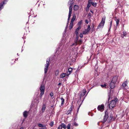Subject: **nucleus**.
<instances>
[{"instance_id": "obj_6", "label": "nucleus", "mask_w": 129, "mask_h": 129, "mask_svg": "<svg viewBox=\"0 0 129 129\" xmlns=\"http://www.w3.org/2000/svg\"><path fill=\"white\" fill-rule=\"evenodd\" d=\"M104 105L103 104L99 105L98 107V110L101 112L104 111Z\"/></svg>"}, {"instance_id": "obj_5", "label": "nucleus", "mask_w": 129, "mask_h": 129, "mask_svg": "<svg viewBox=\"0 0 129 129\" xmlns=\"http://www.w3.org/2000/svg\"><path fill=\"white\" fill-rule=\"evenodd\" d=\"M49 59H48L47 60L46 63L45 65V67L44 68L45 73H47L48 69V67L49 65Z\"/></svg>"}, {"instance_id": "obj_13", "label": "nucleus", "mask_w": 129, "mask_h": 129, "mask_svg": "<svg viewBox=\"0 0 129 129\" xmlns=\"http://www.w3.org/2000/svg\"><path fill=\"white\" fill-rule=\"evenodd\" d=\"M108 115L106 114L105 115L103 119L104 122H105L107 120V119L108 118Z\"/></svg>"}, {"instance_id": "obj_39", "label": "nucleus", "mask_w": 129, "mask_h": 129, "mask_svg": "<svg viewBox=\"0 0 129 129\" xmlns=\"http://www.w3.org/2000/svg\"><path fill=\"white\" fill-rule=\"evenodd\" d=\"M82 42V40H80L78 42V43L79 44H81Z\"/></svg>"}, {"instance_id": "obj_49", "label": "nucleus", "mask_w": 129, "mask_h": 129, "mask_svg": "<svg viewBox=\"0 0 129 129\" xmlns=\"http://www.w3.org/2000/svg\"><path fill=\"white\" fill-rule=\"evenodd\" d=\"M75 44H76V45L77 44L76 43H75V44H73L72 45H74Z\"/></svg>"}, {"instance_id": "obj_27", "label": "nucleus", "mask_w": 129, "mask_h": 129, "mask_svg": "<svg viewBox=\"0 0 129 129\" xmlns=\"http://www.w3.org/2000/svg\"><path fill=\"white\" fill-rule=\"evenodd\" d=\"M91 4L94 6L95 7L96 6V4L94 3L93 2H91Z\"/></svg>"}, {"instance_id": "obj_7", "label": "nucleus", "mask_w": 129, "mask_h": 129, "mask_svg": "<svg viewBox=\"0 0 129 129\" xmlns=\"http://www.w3.org/2000/svg\"><path fill=\"white\" fill-rule=\"evenodd\" d=\"M90 28V26L89 25H88L87 28L85 29L84 31H83V34L84 35L86 34L89 31Z\"/></svg>"}, {"instance_id": "obj_26", "label": "nucleus", "mask_w": 129, "mask_h": 129, "mask_svg": "<svg viewBox=\"0 0 129 129\" xmlns=\"http://www.w3.org/2000/svg\"><path fill=\"white\" fill-rule=\"evenodd\" d=\"M59 73V70H56L55 72V74L56 76Z\"/></svg>"}, {"instance_id": "obj_9", "label": "nucleus", "mask_w": 129, "mask_h": 129, "mask_svg": "<svg viewBox=\"0 0 129 129\" xmlns=\"http://www.w3.org/2000/svg\"><path fill=\"white\" fill-rule=\"evenodd\" d=\"M115 83L111 81L110 84V86L111 89L115 87Z\"/></svg>"}, {"instance_id": "obj_2", "label": "nucleus", "mask_w": 129, "mask_h": 129, "mask_svg": "<svg viewBox=\"0 0 129 129\" xmlns=\"http://www.w3.org/2000/svg\"><path fill=\"white\" fill-rule=\"evenodd\" d=\"M116 104L115 101L114 100H112L111 101L109 105V108L112 109L115 106Z\"/></svg>"}, {"instance_id": "obj_34", "label": "nucleus", "mask_w": 129, "mask_h": 129, "mask_svg": "<svg viewBox=\"0 0 129 129\" xmlns=\"http://www.w3.org/2000/svg\"><path fill=\"white\" fill-rule=\"evenodd\" d=\"M71 124H69L67 126V128L68 129H70V128Z\"/></svg>"}, {"instance_id": "obj_14", "label": "nucleus", "mask_w": 129, "mask_h": 129, "mask_svg": "<svg viewBox=\"0 0 129 129\" xmlns=\"http://www.w3.org/2000/svg\"><path fill=\"white\" fill-rule=\"evenodd\" d=\"M79 7L77 5H75L74 7V10L75 11H77L79 9Z\"/></svg>"}, {"instance_id": "obj_44", "label": "nucleus", "mask_w": 129, "mask_h": 129, "mask_svg": "<svg viewBox=\"0 0 129 129\" xmlns=\"http://www.w3.org/2000/svg\"><path fill=\"white\" fill-rule=\"evenodd\" d=\"M8 0H4V1L3 2H4V4H6V3H5L6 2H7L8 1Z\"/></svg>"}, {"instance_id": "obj_29", "label": "nucleus", "mask_w": 129, "mask_h": 129, "mask_svg": "<svg viewBox=\"0 0 129 129\" xmlns=\"http://www.w3.org/2000/svg\"><path fill=\"white\" fill-rule=\"evenodd\" d=\"M54 124V122L53 121H51V122L49 123V125L51 126H53Z\"/></svg>"}, {"instance_id": "obj_43", "label": "nucleus", "mask_w": 129, "mask_h": 129, "mask_svg": "<svg viewBox=\"0 0 129 129\" xmlns=\"http://www.w3.org/2000/svg\"><path fill=\"white\" fill-rule=\"evenodd\" d=\"M89 3L87 5V7L88 8H89L90 6V4Z\"/></svg>"}, {"instance_id": "obj_22", "label": "nucleus", "mask_w": 129, "mask_h": 129, "mask_svg": "<svg viewBox=\"0 0 129 129\" xmlns=\"http://www.w3.org/2000/svg\"><path fill=\"white\" fill-rule=\"evenodd\" d=\"M27 112L26 111H25L23 113V115L24 116L26 117L27 116Z\"/></svg>"}, {"instance_id": "obj_37", "label": "nucleus", "mask_w": 129, "mask_h": 129, "mask_svg": "<svg viewBox=\"0 0 129 129\" xmlns=\"http://www.w3.org/2000/svg\"><path fill=\"white\" fill-rule=\"evenodd\" d=\"M106 85L105 84H104V85H101V86L102 87H106Z\"/></svg>"}, {"instance_id": "obj_48", "label": "nucleus", "mask_w": 129, "mask_h": 129, "mask_svg": "<svg viewBox=\"0 0 129 129\" xmlns=\"http://www.w3.org/2000/svg\"><path fill=\"white\" fill-rule=\"evenodd\" d=\"M61 84V83H59L58 84V85H60V84Z\"/></svg>"}, {"instance_id": "obj_47", "label": "nucleus", "mask_w": 129, "mask_h": 129, "mask_svg": "<svg viewBox=\"0 0 129 129\" xmlns=\"http://www.w3.org/2000/svg\"><path fill=\"white\" fill-rule=\"evenodd\" d=\"M20 129H24V128L23 127H21Z\"/></svg>"}, {"instance_id": "obj_25", "label": "nucleus", "mask_w": 129, "mask_h": 129, "mask_svg": "<svg viewBox=\"0 0 129 129\" xmlns=\"http://www.w3.org/2000/svg\"><path fill=\"white\" fill-rule=\"evenodd\" d=\"M127 82L126 81H125L124 83H123L122 84V86L123 87H125L127 85Z\"/></svg>"}, {"instance_id": "obj_3", "label": "nucleus", "mask_w": 129, "mask_h": 129, "mask_svg": "<svg viewBox=\"0 0 129 129\" xmlns=\"http://www.w3.org/2000/svg\"><path fill=\"white\" fill-rule=\"evenodd\" d=\"M105 18L106 17L105 16L103 17L101 22L99 24L98 26L99 28H101L103 27L105 23Z\"/></svg>"}, {"instance_id": "obj_46", "label": "nucleus", "mask_w": 129, "mask_h": 129, "mask_svg": "<svg viewBox=\"0 0 129 129\" xmlns=\"http://www.w3.org/2000/svg\"><path fill=\"white\" fill-rule=\"evenodd\" d=\"M90 12H91L92 13H93V11H92V10H90Z\"/></svg>"}, {"instance_id": "obj_4", "label": "nucleus", "mask_w": 129, "mask_h": 129, "mask_svg": "<svg viewBox=\"0 0 129 129\" xmlns=\"http://www.w3.org/2000/svg\"><path fill=\"white\" fill-rule=\"evenodd\" d=\"M40 89L41 92L40 95H41V97H42V95L44 94V91L45 90V87L44 85L43 84H41L40 86Z\"/></svg>"}, {"instance_id": "obj_19", "label": "nucleus", "mask_w": 129, "mask_h": 129, "mask_svg": "<svg viewBox=\"0 0 129 129\" xmlns=\"http://www.w3.org/2000/svg\"><path fill=\"white\" fill-rule=\"evenodd\" d=\"M46 108V106L45 104H43V107L42 109V112H43L45 110V109Z\"/></svg>"}, {"instance_id": "obj_20", "label": "nucleus", "mask_w": 129, "mask_h": 129, "mask_svg": "<svg viewBox=\"0 0 129 129\" xmlns=\"http://www.w3.org/2000/svg\"><path fill=\"white\" fill-rule=\"evenodd\" d=\"M127 33L125 31H124L123 32V34L121 35V37L122 38H123L126 35Z\"/></svg>"}, {"instance_id": "obj_8", "label": "nucleus", "mask_w": 129, "mask_h": 129, "mask_svg": "<svg viewBox=\"0 0 129 129\" xmlns=\"http://www.w3.org/2000/svg\"><path fill=\"white\" fill-rule=\"evenodd\" d=\"M62 128L64 129L67 128L66 125L63 123H62L61 125H60L57 129H62Z\"/></svg>"}, {"instance_id": "obj_33", "label": "nucleus", "mask_w": 129, "mask_h": 129, "mask_svg": "<svg viewBox=\"0 0 129 129\" xmlns=\"http://www.w3.org/2000/svg\"><path fill=\"white\" fill-rule=\"evenodd\" d=\"M81 28V26H79L76 29V30H77V31H79V29Z\"/></svg>"}, {"instance_id": "obj_32", "label": "nucleus", "mask_w": 129, "mask_h": 129, "mask_svg": "<svg viewBox=\"0 0 129 129\" xmlns=\"http://www.w3.org/2000/svg\"><path fill=\"white\" fill-rule=\"evenodd\" d=\"M74 125L75 126H77L78 125V124L76 122H74L73 123Z\"/></svg>"}, {"instance_id": "obj_17", "label": "nucleus", "mask_w": 129, "mask_h": 129, "mask_svg": "<svg viewBox=\"0 0 129 129\" xmlns=\"http://www.w3.org/2000/svg\"><path fill=\"white\" fill-rule=\"evenodd\" d=\"M72 107H70L69 109V110H68L67 111L68 114L71 113L72 112Z\"/></svg>"}, {"instance_id": "obj_38", "label": "nucleus", "mask_w": 129, "mask_h": 129, "mask_svg": "<svg viewBox=\"0 0 129 129\" xmlns=\"http://www.w3.org/2000/svg\"><path fill=\"white\" fill-rule=\"evenodd\" d=\"M39 129H46V128L45 126H43V127H41Z\"/></svg>"}, {"instance_id": "obj_40", "label": "nucleus", "mask_w": 129, "mask_h": 129, "mask_svg": "<svg viewBox=\"0 0 129 129\" xmlns=\"http://www.w3.org/2000/svg\"><path fill=\"white\" fill-rule=\"evenodd\" d=\"M53 93L51 92L50 93V95L52 97L53 96Z\"/></svg>"}, {"instance_id": "obj_31", "label": "nucleus", "mask_w": 129, "mask_h": 129, "mask_svg": "<svg viewBox=\"0 0 129 129\" xmlns=\"http://www.w3.org/2000/svg\"><path fill=\"white\" fill-rule=\"evenodd\" d=\"M112 21H111L110 22V27L109 29V30H110V28H111V27L112 25Z\"/></svg>"}, {"instance_id": "obj_24", "label": "nucleus", "mask_w": 129, "mask_h": 129, "mask_svg": "<svg viewBox=\"0 0 129 129\" xmlns=\"http://www.w3.org/2000/svg\"><path fill=\"white\" fill-rule=\"evenodd\" d=\"M73 23V22H71L70 24V27H69L70 29H71L72 28Z\"/></svg>"}, {"instance_id": "obj_23", "label": "nucleus", "mask_w": 129, "mask_h": 129, "mask_svg": "<svg viewBox=\"0 0 129 129\" xmlns=\"http://www.w3.org/2000/svg\"><path fill=\"white\" fill-rule=\"evenodd\" d=\"M61 105H62L64 104V100L63 98H61Z\"/></svg>"}, {"instance_id": "obj_16", "label": "nucleus", "mask_w": 129, "mask_h": 129, "mask_svg": "<svg viewBox=\"0 0 129 129\" xmlns=\"http://www.w3.org/2000/svg\"><path fill=\"white\" fill-rule=\"evenodd\" d=\"M86 90L85 89H84L81 94V95L82 96L84 95L86 93Z\"/></svg>"}, {"instance_id": "obj_28", "label": "nucleus", "mask_w": 129, "mask_h": 129, "mask_svg": "<svg viewBox=\"0 0 129 129\" xmlns=\"http://www.w3.org/2000/svg\"><path fill=\"white\" fill-rule=\"evenodd\" d=\"M38 126L40 127H43V126H45L43 125V124H38Z\"/></svg>"}, {"instance_id": "obj_41", "label": "nucleus", "mask_w": 129, "mask_h": 129, "mask_svg": "<svg viewBox=\"0 0 129 129\" xmlns=\"http://www.w3.org/2000/svg\"><path fill=\"white\" fill-rule=\"evenodd\" d=\"M80 37H81V38H82V37L83 36V35L82 34H80Z\"/></svg>"}, {"instance_id": "obj_10", "label": "nucleus", "mask_w": 129, "mask_h": 129, "mask_svg": "<svg viewBox=\"0 0 129 129\" xmlns=\"http://www.w3.org/2000/svg\"><path fill=\"white\" fill-rule=\"evenodd\" d=\"M118 78V77L117 76H115L114 77L112 81V82H113L115 83L116 82Z\"/></svg>"}, {"instance_id": "obj_21", "label": "nucleus", "mask_w": 129, "mask_h": 129, "mask_svg": "<svg viewBox=\"0 0 129 129\" xmlns=\"http://www.w3.org/2000/svg\"><path fill=\"white\" fill-rule=\"evenodd\" d=\"M62 47L61 46L59 47H58V52H59V53H61L62 51Z\"/></svg>"}, {"instance_id": "obj_18", "label": "nucleus", "mask_w": 129, "mask_h": 129, "mask_svg": "<svg viewBox=\"0 0 129 129\" xmlns=\"http://www.w3.org/2000/svg\"><path fill=\"white\" fill-rule=\"evenodd\" d=\"M76 18V16L75 15H73V17L72 18L71 20V22H73L74 20H75Z\"/></svg>"}, {"instance_id": "obj_15", "label": "nucleus", "mask_w": 129, "mask_h": 129, "mask_svg": "<svg viewBox=\"0 0 129 129\" xmlns=\"http://www.w3.org/2000/svg\"><path fill=\"white\" fill-rule=\"evenodd\" d=\"M67 75V74L66 73H62L61 74L60 76V78H63L65 77Z\"/></svg>"}, {"instance_id": "obj_36", "label": "nucleus", "mask_w": 129, "mask_h": 129, "mask_svg": "<svg viewBox=\"0 0 129 129\" xmlns=\"http://www.w3.org/2000/svg\"><path fill=\"white\" fill-rule=\"evenodd\" d=\"M75 34H76V36H78V31H77L76 30L75 31Z\"/></svg>"}, {"instance_id": "obj_30", "label": "nucleus", "mask_w": 129, "mask_h": 129, "mask_svg": "<svg viewBox=\"0 0 129 129\" xmlns=\"http://www.w3.org/2000/svg\"><path fill=\"white\" fill-rule=\"evenodd\" d=\"M82 20L80 21L78 23V25L79 26L82 23Z\"/></svg>"}, {"instance_id": "obj_35", "label": "nucleus", "mask_w": 129, "mask_h": 129, "mask_svg": "<svg viewBox=\"0 0 129 129\" xmlns=\"http://www.w3.org/2000/svg\"><path fill=\"white\" fill-rule=\"evenodd\" d=\"M116 25H117L119 23V21L117 19L116 20Z\"/></svg>"}, {"instance_id": "obj_42", "label": "nucleus", "mask_w": 129, "mask_h": 129, "mask_svg": "<svg viewBox=\"0 0 129 129\" xmlns=\"http://www.w3.org/2000/svg\"><path fill=\"white\" fill-rule=\"evenodd\" d=\"M85 23L87 24H88V21L87 20H85Z\"/></svg>"}, {"instance_id": "obj_45", "label": "nucleus", "mask_w": 129, "mask_h": 129, "mask_svg": "<svg viewBox=\"0 0 129 129\" xmlns=\"http://www.w3.org/2000/svg\"><path fill=\"white\" fill-rule=\"evenodd\" d=\"M91 0H89V1H88L89 3H90V2H91Z\"/></svg>"}, {"instance_id": "obj_11", "label": "nucleus", "mask_w": 129, "mask_h": 129, "mask_svg": "<svg viewBox=\"0 0 129 129\" xmlns=\"http://www.w3.org/2000/svg\"><path fill=\"white\" fill-rule=\"evenodd\" d=\"M72 69L71 68H69L68 69V71L67 72V74L68 75H70L72 72Z\"/></svg>"}, {"instance_id": "obj_1", "label": "nucleus", "mask_w": 129, "mask_h": 129, "mask_svg": "<svg viewBox=\"0 0 129 129\" xmlns=\"http://www.w3.org/2000/svg\"><path fill=\"white\" fill-rule=\"evenodd\" d=\"M73 0H70L68 3V5H70L69 8V10L68 19V20H70L72 13L73 6L74 5V2H73Z\"/></svg>"}, {"instance_id": "obj_12", "label": "nucleus", "mask_w": 129, "mask_h": 129, "mask_svg": "<svg viewBox=\"0 0 129 129\" xmlns=\"http://www.w3.org/2000/svg\"><path fill=\"white\" fill-rule=\"evenodd\" d=\"M4 2H2L0 4V11L4 8Z\"/></svg>"}]
</instances>
